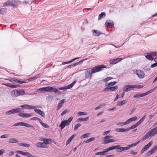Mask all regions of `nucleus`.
<instances>
[{
  "label": "nucleus",
  "mask_w": 157,
  "mask_h": 157,
  "mask_svg": "<svg viewBox=\"0 0 157 157\" xmlns=\"http://www.w3.org/2000/svg\"><path fill=\"white\" fill-rule=\"evenodd\" d=\"M106 68L105 66L103 65H98L92 68H90L86 69L85 75L86 78H91L92 77V74L101 71L104 68Z\"/></svg>",
  "instance_id": "nucleus-1"
},
{
  "label": "nucleus",
  "mask_w": 157,
  "mask_h": 157,
  "mask_svg": "<svg viewBox=\"0 0 157 157\" xmlns=\"http://www.w3.org/2000/svg\"><path fill=\"white\" fill-rule=\"evenodd\" d=\"M157 134V126L153 128L151 130L149 131L142 138V140H144L147 138L151 137Z\"/></svg>",
  "instance_id": "nucleus-2"
},
{
  "label": "nucleus",
  "mask_w": 157,
  "mask_h": 157,
  "mask_svg": "<svg viewBox=\"0 0 157 157\" xmlns=\"http://www.w3.org/2000/svg\"><path fill=\"white\" fill-rule=\"evenodd\" d=\"M19 4L20 2L19 1L13 0H9L4 3L3 6H12L13 7H16Z\"/></svg>",
  "instance_id": "nucleus-3"
},
{
  "label": "nucleus",
  "mask_w": 157,
  "mask_h": 157,
  "mask_svg": "<svg viewBox=\"0 0 157 157\" xmlns=\"http://www.w3.org/2000/svg\"><path fill=\"white\" fill-rule=\"evenodd\" d=\"M73 119V117H70L68 120H65L62 121L60 124L59 125V127H60L61 129H63L66 126L68 125Z\"/></svg>",
  "instance_id": "nucleus-4"
},
{
  "label": "nucleus",
  "mask_w": 157,
  "mask_h": 157,
  "mask_svg": "<svg viewBox=\"0 0 157 157\" xmlns=\"http://www.w3.org/2000/svg\"><path fill=\"white\" fill-rule=\"evenodd\" d=\"M145 116H144L142 118L138 121L136 124L133 125L130 128H127L128 129V131L131 129H132L138 127L141 123H142L144 120Z\"/></svg>",
  "instance_id": "nucleus-5"
},
{
  "label": "nucleus",
  "mask_w": 157,
  "mask_h": 157,
  "mask_svg": "<svg viewBox=\"0 0 157 157\" xmlns=\"http://www.w3.org/2000/svg\"><path fill=\"white\" fill-rule=\"evenodd\" d=\"M134 72L137 75L138 77L140 78H143L144 77L145 74L144 72L143 71L139 70H136L134 71Z\"/></svg>",
  "instance_id": "nucleus-6"
},
{
  "label": "nucleus",
  "mask_w": 157,
  "mask_h": 157,
  "mask_svg": "<svg viewBox=\"0 0 157 157\" xmlns=\"http://www.w3.org/2000/svg\"><path fill=\"white\" fill-rule=\"evenodd\" d=\"M13 126H25L27 127H30L33 128V125L25 122L17 123L13 124Z\"/></svg>",
  "instance_id": "nucleus-7"
},
{
  "label": "nucleus",
  "mask_w": 157,
  "mask_h": 157,
  "mask_svg": "<svg viewBox=\"0 0 157 157\" xmlns=\"http://www.w3.org/2000/svg\"><path fill=\"white\" fill-rule=\"evenodd\" d=\"M157 150V144L155 146L151 149L149 150L146 154V157H148L149 156L152 154L154 153Z\"/></svg>",
  "instance_id": "nucleus-8"
},
{
  "label": "nucleus",
  "mask_w": 157,
  "mask_h": 157,
  "mask_svg": "<svg viewBox=\"0 0 157 157\" xmlns=\"http://www.w3.org/2000/svg\"><path fill=\"white\" fill-rule=\"evenodd\" d=\"M134 88H135L134 85H128L124 86L123 88V90L125 92H127L133 90Z\"/></svg>",
  "instance_id": "nucleus-9"
},
{
  "label": "nucleus",
  "mask_w": 157,
  "mask_h": 157,
  "mask_svg": "<svg viewBox=\"0 0 157 157\" xmlns=\"http://www.w3.org/2000/svg\"><path fill=\"white\" fill-rule=\"evenodd\" d=\"M140 141H138L136 143L132 144H131L128 145L127 147H122V151H126L129 149L131 147L136 146L139 143Z\"/></svg>",
  "instance_id": "nucleus-10"
},
{
  "label": "nucleus",
  "mask_w": 157,
  "mask_h": 157,
  "mask_svg": "<svg viewBox=\"0 0 157 157\" xmlns=\"http://www.w3.org/2000/svg\"><path fill=\"white\" fill-rule=\"evenodd\" d=\"M19 116L22 118H28L33 116L32 113H20L18 114Z\"/></svg>",
  "instance_id": "nucleus-11"
},
{
  "label": "nucleus",
  "mask_w": 157,
  "mask_h": 157,
  "mask_svg": "<svg viewBox=\"0 0 157 157\" xmlns=\"http://www.w3.org/2000/svg\"><path fill=\"white\" fill-rule=\"evenodd\" d=\"M44 91L46 92H53L55 93L58 91V89L56 88H54L53 87L51 86H47L44 87Z\"/></svg>",
  "instance_id": "nucleus-12"
},
{
  "label": "nucleus",
  "mask_w": 157,
  "mask_h": 157,
  "mask_svg": "<svg viewBox=\"0 0 157 157\" xmlns=\"http://www.w3.org/2000/svg\"><path fill=\"white\" fill-rule=\"evenodd\" d=\"M76 81H74L72 83L69 84L68 86H65L63 87H61L59 88V90H64L67 89H69L72 87L75 84Z\"/></svg>",
  "instance_id": "nucleus-13"
},
{
  "label": "nucleus",
  "mask_w": 157,
  "mask_h": 157,
  "mask_svg": "<svg viewBox=\"0 0 157 157\" xmlns=\"http://www.w3.org/2000/svg\"><path fill=\"white\" fill-rule=\"evenodd\" d=\"M153 144V142L151 141L147 145L145 146L141 149V152L143 153L144 151L148 149Z\"/></svg>",
  "instance_id": "nucleus-14"
},
{
  "label": "nucleus",
  "mask_w": 157,
  "mask_h": 157,
  "mask_svg": "<svg viewBox=\"0 0 157 157\" xmlns=\"http://www.w3.org/2000/svg\"><path fill=\"white\" fill-rule=\"evenodd\" d=\"M110 151L115 149H117L116 152H120L122 151V147H121L120 145H116L111 147H110Z\"/></svg>",
  "instance_id": "nucleus-15"
},
{
  "label": "nucleus",
  "mask_w": 157,
  "mask_h": 157,
  "mask_svg": "<svg viewBox=\"0 0 157 157\" xmlns=\"http://www.w3.org/2000/svg\"><path fill=\"white\" fill-rule=\"evenodd\" d=\"M106 136L104 137L102 139L103 144H105L112 142H114L115 140L113 139H109L108 138H106Z\"/></svg>",
  "instance_id": "nucleus-16"
},
{
  "label": "nucleus",
  "mask_w": 157,
  "mask_h": 157,
  "mask_svg": "<svg viewBox=\"0 0 157 157\" xmlns=\"http://www.w3.org/2000/svg\"><path fill=\"white\" fill-rule=\"evenodd\" d=\"M110 147L105 149L103 151H100L97 152L96 155H103L106 154V152L110 151Z\"/></svg>",
  "instance_id": "nucleus-17"
},
{
  "label": "nucleus",
  "mask_w": 157,
  "mask_h": 157,
  "mask_svg": "<svg viewBox=\"0 0 157 157\" xmlns=\"http://www.w3.org/2000/svg\"><path fill=\"white\" fill-rule=\"evenodd\" d=\"M21 107L23 109H34V105L24 104L21 106Z\"/></svg>",
  "instance_id": "nucleus-18"
},
{
  "label": "nucleus",
  "mask_w": 157,
  "mask_h": 157,
  "mask_svg": "<svg viewBox=\"0 0 157 157\" xmlns=\"http://www.w3.org/2000/svg\"><path fill=\"white\" fill-rule=\"evenodd\" d=\"M34 111L36 113L41 115L44 118L45 117V114L43 111L37 109H35Z\"/></svg>",
  "instance_id": "nucleus-19"
},
{
  "label": "nucleus",
  "mask_w": 157,
  "mask_h": 157,
  "mask_svg": "<svg viewBox=\"0 0 157 157\" xmlns=\"http://www.w3.org/2000/svg\"><path fill=\"white\" fill-rule=\"evenodd\" d=\"M122 59L121 58H118L115 59H112L110 61V63L111 64H114L121 61Z\"/></svg>",
  "instance_id": "nucleus-20"
},
{
  "label": "nucleus",
  "mask_w": 157,
  "mask_h": 157,
  "mask_svg": "<svg viewBox=\"0 0 157 157\" xmlns=\"http://www.w3.org/2000/svg\"><path fill=\"white\" fill-rule=\"evenodd\" d=\"M113 21L110 20H107L105 24V27L109 26L112 28V26H113Z\"/></svg>",
  "instance_id": "nucleus-21"
},
{
  "label": "nucleus",
  "mask_w": 157,
  "mask_h": 157,
  "mask_svg": "<svg viewBox=\"0 0 157 157\" xmlns=\"http://www.w3.org/2000/svg\"><path fill=\"white\" fill-rule=\"evenodd\" d=\"M128 129L127 128L126 129L123 128H117L115 129V131L117 132H127L128 131Z\"/></svg>",
  "instance_id": "nucleus-22"
},
{
  "label": "nucleus",
  "mask_w": 157,
  "mask_h": 157,
  "mask_svg": "<svg viewBox=\"0 0 157 157\" xmlns=\"http://www.w3.org/2000/svg\"><path fill=\"white\" fill-rule=\"evenodd\" d=\"M147 95V93L146 92L142 93V94H137L135 95L134 96V98H139L141 97H143Z\"/></svg>",
  "instance_id": "nucleus-23"
},
{
  "label": "nucleus",
  "mask_w": 157,
  "mask_h": 157,
  "mask_svg": "<svg viewBox=\"0 0 157 157\" xmlns=\"http://www.w3.org/2000/svg\"><path fill=\"white\" fill-rule=\"evenodd\" d=\"M43 140L44 141V144H50L51 143L52 140L50 139H46V138H43Z\"/></svg>",
  "instance_id": "nucleus-24"
},
{
  "label": "nucleus",
  "mask_w": 157,
  "mask_h": 157,
  "mask_svg": "<svg viewBox=\"0 0 157 157\" xmlns=\"http://www.w3.org/2000/svg\"><path fill=\"white\" fill-rule=\"evenodd\" d=\"M65 102V99H62L59 101L57 105L58 110L60 108H61L62 107V105Z\"/></svg>",
  "instance_id": "nucleus-25"
},
{
  "label": "nucleus",
  "mask_w": 157,
  "mask_h": 157,
  "mask_svg": "<svg viewBox=\"0 0 157 157\" xmlns=\"http://www.w3.org/2000/svg\"><path fill=\"white\" fill-rule=\"evenodd\" d=\"M93 35L95 36H99L102 34L100 31H97L96 30H93Z\"/></svg>",
  "instance_id": "nucleus-26"
},
{
  "label": "nucleus",
  "mask_w": 157,
  "mask_h": 157,
  "mask_svg": "<svg viewBox=\"0 0 157 157\" xmlns=\"http://www.w3.org/2000/svg\"><path fill=\"white\" fill-rule=\"evenodd\" d=\"M36 146V147L40 148H45V145H44L43 142H38L37 143Z\"/></svg>",
  "instance_id": "nucleus-27"
},
{
  "label": "nucleus",
  "mask_w": 157,
  "mask_h": 157,
  "mask_svg": "<svg viewBox=\"0 0 157 157\" xmlns=\"http://www.w3.org/2000/svg\"><path fill=\"white\" fill-rule=\"evenodd\" d=\"M17 153L22 155L29 156L30 153L26 152H24L22 151H17Z\"/></svg>",
  "instance_id": "nucleus-28"
},
{
  "label": "nucleus",
  "mask_w": 157,
  "mask_h": 157,
  "mask_svg": "<svg viewBox=\"0 0 157 157\" xmlns=\"http://www.w3.org/2000/svg\"><path fill=\"white\" fill-rule=\"evenodd\" d=\"M89 119L88 117H86L85 118H79L77 120V122H79L80 121H87Z\"/></svg>",
  "instance_id": "nucleus-29"
},
{
  "label": "nucleus",
  "mask_w": 157,
  "mask_h": 157,
  "mask_svg": "<svg viewBox=\"0 0 157 157\" xmlns=\"http://www.w3.org/2000/svg\"><path fill=\"white\" fill-rule=\"evenodd\" d=\"M18 142V140L14 138H11L9 140V143H14Z\"/></svg>",
  "instance_id": "nucleus-30"
},
{
  "label": "nucleus",
  "mask_w": 157,
  "mask_h": 157,
  "mask_svg": "<svg viewBox=\"0 0 157 157\" xmlns=\"http://www.w3.org/2000/svg\"><path fill=\"white\" fill-rule=\"evenodd\" d=\"M127 102V101L126 100H124L123 101H118L117 103V106H121L125 104H126Z\"/></svg>",
  "instance_id": "nucleus-31"
},
{
  "label": "nucleus",
  "mask_w": 157,
  "mask_h": 157,
  "mask_svg": "<svg viewBox=\"0 0 157 157\" xmlns=\"http://www.w3.org/2000/svg\"><path fill=\"white\" fill-rule=\"evenodd\" d=\"M41 124V125L44 128H49V126L47 124L45 123H44L42 120H41L39 122Z\"/></svg>",
  "instance_id": "nucleus-32"
},
{
  "label": "nucleus",
  "mask_w": 157,
  "mask_h": 157,
  "mask_svg": "<svg viewBox=\"0 0 157 157\" xmlns=\"http://www.w3.org/2000/svg\"><path fill=\"white\" fill-rule=\"evenodd\" d=\"M12 94L14 97H17L18 96V90L16 89L13 90L12 92Z\"/></svg>",
  "instance_id": "nucleus-33"
},
{
  "label": "nucleus",
  "mask_w": 157,
  "mask_h": 157,
  "mask_svg": "<svg viewBox=\"0 0 157 157\" xmlns=\"http://www.w3.org/2000/svg\"><path fill=\"white\" fill-rule=\"evenodd\" d=\"M105 16V13L104 12H102L98 16V20H100L102 18H104Z\"/></svg>",
  "instance_id": "nucleus-34"
},
{
  "label": "nucleus",
  "mask_w": 157,
  "mask_h": 157,
  "mask_svg": "<svg viewBox=\"0 0 157 157\" xmlns=\"http://www.w3.org/2000/svg\"><path fill=\"white\" fill-rule=\"evenodd\" d=\"M90 135V133H87L86 134H83L80 137V138L81 139H83L84 138H87Z\"/></svg>",
  "instance_id": "nucleus-35"
},
{
  "label": "nucleus",
  "mask_w": 157,
  "mask_h": 157,
  "mask_svg": "<svg viewBox=\"0 0 157 157\" xmlns=\"http://www.w3.org/2000/svg\"><path fill=\"white\" fill-rule=\"evenodd\" d=\"M14 114L19 113L21 112V108H17L15 109H13Z\"/></svg>",
  "instance_id": "nucleus-36"
},
{
  "label": "nucleus",
  "mask_w": 157,
  "mask_h": 157,
  "mask_svg": "<svg viewBox=\"0 0 157 157\" xmlns=\"http://www.w3.org/2000/svg\"><path fill=\"white\" fill-rule=\"evenodd\" d=\"M18 145L21 146L27 147H29L30 146V145L29 144L21 143H19Z\"/></svg>",
  "instance_id": "nucleus-37"
},
{
  "label": "nucleus",
  "mask_w": 157,
  "mask_h": 157,
  "mask_svg": "<svg viewBox=\"0 0 157 157\" xmlns=\"http://www.w3.org/2000/svg\"><path fill=\"white\" fill-rule=\"evenodd\" d=\"M116 83H117L115 81H114V82H110V83H109V84H108L107 83H105V85L106 86H113Z\"/></svg>",
  "instance_id": "nucleus-38"
},
{
  "label": "nucleus",
  "mask_w": 157,
  "mask_h": 157,
  "mask_svg": "<svg viewBox=\"0 0 157 157\" xmlns=\"http://www.w3.org/2000/svg\"><path fill=\"white\" fill-rule=\"evenodd\" d=\"M13 114H14V113L13 109L8 111L6 112V115H10Z\"/></svg>",
  "instance_id": "nucleus-39"
},
{
  "label": "nucleus",
  "mask_w": 157,
  "mask_h": 157,
  "mask_svg": "<svg viewBox=\"0 0 157 157\" xmlns=\"http://www.w3.org/2000/svg\"><path fill=\"white\" fill-rule=\"evenodd\" d=\"M118 87L117 86H115L113 87H109L110 90L111 91H114L117 90Z\"/></svg>",
  "instance_id": "nucleus-40"
},
{
  "label": "nucleus",
  "mask_w": 157,
  "mask_h": 157,
  "mask_svg": "<svg viewBox=\"0 0 157 157\" xmlns=\"http://www.w3.org/2000/svg\"><path fill=\"white\" fill-rule=\"evenodd\" d=\"M105 105V104L104 103L101 104L99 105L97 107L95 108V110H97L98 109L101 108L103 106Z\"/></svg>",
  "instance_id": "nucleus-41"
},
{
  "label": "nucleus",
  "mask_w": 157,
  "mask_h": 157,
  "mask_svg": "<svg viewBox=\"0 0 157 157\" xmlns=\"http://www.w3.org/2000/svg\"><path fill=\"white\" fill-rule=\"evenodd\" d=\"M95 140L94 137H91L86 140L85 142L86 143H88L94 140Z\"/></svg>",
  "instance_id": "nucleus-42"
},
{
  "label": "nucleus",
  "mask_w": 157,
  "mask_h": 157,
  "mask_svg": "<svg viewBox=\"0 0 157 157\" xmlns=\"http://www.w3.org/2000/svg\"><path fill=\"white\" fill-rule=\"evenodd\" d=\"M78 114L79 116H82V115H87V114L85 112H78Z\"/></svg>",
  "instance_id": "nucleus-43"
},
{
  "label": "nucleus",
  "mask_w": 157,
  "mask_h": 157,
  "mask_svg": "<svg viewBox=\"0 0 157 157\" xmlns=\"http://www.w3.org/2000/svg\"><path fill=\"white\" fill-rule=\"evenodd\" d=\"M145 57L147 59L149 60H152L154 59L152 57H151L150 54L146 56Z\"/></svg>",
  "instance_id": "nucleus-44"
},
{
  "label": "nucleus",
  "mask_w": 157,
  "mask_h": 157,
  "mask_svg": "<svg viewBox=\"0 0 157 157\" xmlns=\"http://www.w3.org/2000/svg\"><path fill=\"white\" fill-rule=\"evenodd\" d=\"M18 96L21 95H23L25 94V91L22 90H18Z\"/></svg>",
  "instance_id": "nucleus-45"
},
{
  "label": "nucleus",
  "mask_w": 157,
  "mask_h": 157,
  "mask_svg": "<svg viewBox=\"0 0 157 157\" xmlns=\"http://www.w3.org/2000/svg\"><path fill=\"white\" fill-rule=\"evenodd\" d=\"M0 13L2 14H4L6 13V10L5 9L2 8L0 9Z\"/></svg>",
  "instance_id": "nucleus-46"
},
{
  "label": "nucleus",
  "mask_w": 157,
  "mask_h": 157,
  "mask_svg": "<svg viewBox=\"0 0 157 157\" xmlns=\"http://www.w3.org/2000/svg\"><path fill=\"white\" fill-rule=\"evenodd\" d=\"M157 86L154 87L153 89L146 92L147 95L153 92L157 88Z\"/></svg>",
  "instance_id": "nucleus-47"
},
{
  "label": "nucleus",
  "mask_w": 157,
  "mask_h": 157,
  "mask_svg": "<svg viewBox=\"0 0 157 157\" xmlns=\"http://www.w3.org/2000/svg\"><path fill=\"white\" fill-rule=\"evenodd\" d=\"M13 81H14L15 82H16L17 83H19L20 84H23L24 83H26V82L24 81H19L18 79H15L13 80Z\"/></svg>",
  "instance_id": "nucleus-48"
},
{
  "label": "nucleus",
  "mask_w": 157,
  "mask_h": 157,
  "mask_svg": "<svg viewBox=\"0 0 157 157\" xmlns=\"http://www.w3.org/2000/svg\"><path fill=\"white\" fill-rule=\"evenodd\" d=\"M81 124L80 123H78L76 124L75 126L74 130H77L78 128L81 126Z\"/></svg>",
  "instance_id": "nucleus-49"
},
{
  "label": "nucleus",
  "mask_w": 157,
  "mask_h": 157,
  "mask_svg": "<svg viewBox=\"0 0 157 157\" xmlns=\"http://www.w3.org/2000/svg\"><path fill=\"white\" fill-rule=\"evenodd\" d=\"M112 79V77H108L106 78L103 79V81L105 82H107L109 80Z\"/></svg>",
  "instance_id": "nucleus-50"
},
{
  "label": "nucleus",
  "mask_w": 157,
  "mask_h": 157,
  "mask_svg": "<svg viewBox=\"0 0 157 157\" xmlns=\"http://www.w3.org/2000/svg\"><path fill=\"white\" fill-rule=\"evenodd\" d=\"M30 120H37L39 122H40V121L41 120V119L40 118L37 117H33L31 118H30Z\"/></svg>",
  "instance_id": "nucleus-51"
},
{
  "label": "nucleus",
  "mask_w": 157,
  "mask_h": 157,
  "mask_svg": "<svg viewBox=\"0 0 157 157\" xmlns=\"http://www.w3.org/2000/svg\"><path fill=\"white\" fill-rule=\"evenodd\" d=\"M69 112V110L68 109H66L64 110L63 112L61 113V115L62 116H63L67 112Z\"/></svg>",
  "instance_id": "nucleus-52"
},
{
  "label": "nucleus",
  "mask_w": 157,
  "mask_h": 157,
  "mask_svg": "<svg viewBox=\"0 0 157 157\" xmlns=\"http://www.w3.org/2000/svg\"><path fill=\"white\" fill-rule=\"evenodd\" d=\"M117 125L119 126H123L124 125H126L125 122H119L117 124Z\"/></svg>",
  "instance_id": "nucleus-53"
},
{
  "label": "nucleus",
  "mask_w": 157,
  "mask_h": 157,
  "mask_svg": "<svg viewBox=\"0 0 157 157\" xmlns=\"http://www.w3.org/2000/svg\"><path fill=\"white\" fill-rule=\"evenodd\" d=\"M75 66V63H73V64H71L70 65L68 66L66 68H72Z\"/></svg>",
  "instance_id": "nucleus-54"
},
{
  "label": "nucleus",
  "mask_w": 157,
  "mask_h": 157,
  "mask_svg": "<svg viewBox=\"0 0 157 157\" xmlns=\"http://www.w3.org/2000/svg\"><path fill=\"white\" fill-rule=\"evenodd\" d=\"M151 57L157 56V52H151L150 54Z\"/></svg>",
  "instance_id": "nucleus-55"
},
{
  "label": "nucleus",
  "mask_w": 157,
  "mask_h": 157,
  "mask_svg": "<svg viewBox=\"0 0 157 157\" xmlns=\"http://www.w3.org/2000/svg\"><path fill=\"white\" fill-rule=\"evenodd\" d=\"M132 122L130 118H129L127 120L126 122H125V123L126 125Z\"/></svg>",
  "instance_id": "nucleus-56"
},
{
  "label": "nucleus",
  "mask_w": 157,
  "mask_h": 157,
  "mask_svg": "<svg viewBox=\"0 0 157 157\" xmlns=\"http://www.w3.org/2000/svg\"><path fill=\"white\" fill-rule=\"evenodd\" d=\"M134 88H142L143 86L141 85H134Z\"/></svg>",
  "instance_id": "nucleus-57"
},
{
  "label": "nucleus",
  "mask_w": 157,
  "mask_h": 157,
  "mask_svg": "<svg viewBox=\"0 0 157 157\" xmlns=\"http://www.w3.org/2000/svg\"><path fill=\"white\" fill-rule=\"evenodd\" d=\"M72 139L70 137L67 140L66 143V145H67L70 143Z\"/></svg>",
  "instance_id": "nucleus-58"
},
{
  "label": "nucleus",
  "mask_w": 157,
  "mask_h": 157,
  "mask_svg": "<svg viewBox=\"0 0 157 157\" xmlns=\"http://www.w3.org/2000/svg\"><path fill=\"white\" fill-rule=\"evenodd\" d=\"M132 122L136 121L137 118V117H132L130 118Z\"/></svg>",
  "instance_id": "nucleus-59"
},
{
  "label": "nucleus",
  "mask_w": 157,
  "mask_h": 157,
  "mask_svg": "<svg viewBox=\"0 0 157 157\" xmlns=\"http://www.w3.org/2000/svg\"><path fill=\"white\" fill-rule=\"evenodd\" d=\"M8 134H5L2 135L0 137L2 138H6L8 137Z\"/></svg>",
  "instance_id": "nucleus-60"
},
{
  "label": "nucleus",
  "mask_w": 157,
  "mask_h": 157,
  "mask_svg": "<svg viewBox=\"0 0 157 157\" xmlns=\"http://www.w3.org/2000/svg\"><path fill=\"white\" fill-rule=\"evenodd\" d=\"M130 153L133 155H136L137 154V152L134 151H130Z\"/></svg>",
  "instance_id": "nucleus-61"
},
{
  "label": "nucleus",
  "mask_w": 157,
  "mask_h": 157,
  "mask_svg": "<svg viewBox=\"0 0 157 157\" xmlns=\"http://www.w3.org/2000/svg\"><path fill=\"white\" fill-rule=\"evenodd\" d=\"M4 150L3 149H2L0 150V156L4 152Z\"/></svg>",
  "instance_id": "nucleus-62"
},
{
  "label": "nucleus",
  "mask_w": 157,
  "mask_h": 157,
  "mask_svg": "<svg viewBox=\"0 0 157 157\" xmlns=\"http://www.w3.org/2000/svg\"><path fill=\"white\" fill-rule=\"evenodd\" d=\"M156 66H157V62L156 63H153L151 65V68H153Z\"/></svg>",
  "instance_id": "nucleus-63"
},
{
  "label": "nucleus",
  "mask_w": 157,
  "mask_h": 157,
  "mask_svg": "<svg viewBox=\"0 0 157 157\" xmlns=\"http://www.w3.org/2000/svg\"><path fill=\"white\" fill-rule=\"evenodd\" d=\"M14 151H11L10 152L9 154V156H11L14 154Z\"/></svg>",
  "instance_id": "nucleus-64"
}]
</instances>
